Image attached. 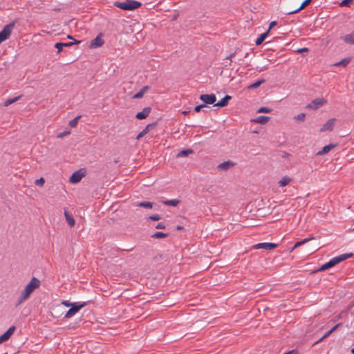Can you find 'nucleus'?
<instances>
[{
	"instance_id": "f257e3e1",
	"label": "nucleus",
	"mask_w": 354,
	"mask_h": 354,
	"mask_svg": "<svg viewBox=\"0 0 354 354\" xmlns=\"http://www.w3.org/2000/svg\"><path fill=\"white\" fill-rule=\"evenodd\" d=\"M41 286V281L37 277H32L29 283L25 286L24 289L21 291L20 295L16 300L15 306L18 307L21 304L25 302L29 299L31 294L38 289Z\"/></svg>"
},
{
	"instance_id": "f03ea898",
	"label": "nucleus",
	"mask_w": 354,
	"mask_h": 354,
	"mask_svg": "<svg viewBox=\"0 0 354 354\" xmlns=\"http://www.w3.org/2000/svg\"><path fill=\"white\" fill-rule=\"evenodd\" d=\"M113 6L124 10H133L142 6V3L135 0H126L124 1H115Z\"/></svg>"
},
{
	"instance_id": "7ed1b4c3",
	"label": "nucleus",
	"mask_w": 354,
	"mask_h": 354,
	"mask_svg": "<svg viewBox=\"0 0 354 354\" xmlns=\"http://www.w3.org/2000/svg\"><path fill=\"white\" fill-rule=\"evenodd\" d=\"M353 254L351 253L350 254H343L338 257H335L330 259L329 261L323 264L319 269L318 271H324L326 270H328L334 266L337 265V263H340L342 261H344L350 257H351Z\"/></svg>"
},
{
	"instance_id": "20e7f679",
	"label": "nucleus",
	"mask_w": 354,
	"mask_h": 354,
	"mask_svg": "<svg viewBox=\"0 0 354 354\" xmlns=\"http://www.w3.org/2000/svg\"><path fill=\"white\" fill-rule=\"evenodd\" d=\"M14 27L15 22L10 23L3 27L0 32V44L10 37Z\"/></svg>"
},
{
	"instance_id": "39448f33",
	"label": "nucleus",
	"mask_w": 354,
	"mask_h": 354,
	"mask_svg": "<svg viewBox=\"0 0 354 354\" xmlns=\"http://www.w3.org/2000/svg\"><path fill=\"white\" fill-rule=\"evenodd\" d=\"M85 303H73V306H71V308L67 311L65 314V318H71L73 317L75 314H77L84 306Z\"/></svg>"
},
{
	"instance_id": "423d86ee",
	"label": "nucleus",
	"mask_w": 354,
	"mask_h": 354,
	"mask_svg": "<svg viewBox=\"0 0 354 354\" xmlns=\"http://www.w3.org/2000/svg\"><path fill=\"white\" fill-rule=\"evenodd\" d=\"M326 103V100L324 98L317 97L308 104L306 108L310 110H317Z\"/></svg>"
},
{
	"instance_id": "0eeeda50",
	"label": "nucleus",
	"mask_w": 354,
	"mask_h": 354,
	"mask_svg": "<svg viewBox=\"0 0 354 354\" xmlns=\"http://www.w3.org/2000/svg\"><path fill=\"white\" fill-rule=\"evenodd\" d=\"M277 247V244L272 243H260L252 246L253 249H264L266 250H272Z\"/></svg>"
},
{
	"instance_id": "6e6552de",
	"label": "nucleus",
	"mask_w": 354,
	"mask_h": 354,
	"mask_svg": "<svg viewBox=\"0 0 354 354\" xmlns=\"http://www.w3.org/2000/svg\"><path fill=\"white\" fill-rule=\"evenodd\" d=\"M84 176V171L82 169H80L74 172L70 177L69 181L71 183H77Z\"/></svg>"
},
{
	"instance_id": "1a4fd4ad",
	"label": "nucleus",
	"mask_w": 354,
	"mask_h": 354,
	"mask_svg": "<svg viewBox=\"0 0 354 354\" xmlns=\"http://www.w3.org/2000/svg\"><path fill=\"white\" fill-rule=\"evenodd\" d=\"M16 328L12 326L8 328L7 331H6L3 335L0 336V344L8 341L12 335L14 333Z\"/></svg>"
},
{
	"instance_id": "9d476101",
	"label": "nucleus",
	"mask_w": 354,
	"mask_h": 354,
	"mask_svg": "<svg viewBox=\"0 0 354 354\" xmlns=\"http://www.w3.org/2000/svg\"><path fill=\"white\" fill-rule=\"evenodd\" d=\"M200 100L205 104H212L216 102V97L214 94H203L200 96Z\"/></svg>"
},
{
	"instance_id": "9b49d317",
	"label": "nucleus",
	"mask_w": 354,
	"mask_h": 354,
	"mask_svg": "<svg viewBox=\"0 0 354 354\" xmlns=\"http://www.w3.org/2000/svg\"><path fill=\"white\" fill-rule=\"evenodd\" d=\"M335 124V119L332 118L328 120L320 129V131H331Z\"/></svg>"
},
{
	"instance_id": "f8f14e48",
	"label": "nucleus",
	"mask_w": 354,
	"mask_h": 354,
	"mask_svg": "<svg viewBox=\"0 0 354 354\" xmlns=\"http://www.w3.org/2000/svg\"><path fill=\"white\" fill-rule=\"evenodd\" d=\"M103 44L104 40L102 39L100 35H98L91 41L89 47L91 48H96L102 46Z\"/></svg>"
},
{
	"instance_id": "ddd939ff",
	"label": "nucleus",
	"mask_w": 354,
	"mask_h": 354,
	"mask_svg": "<svg viewBox=\"0 0 354 354\" xmlns=\"http://www.w3.org/2000/svg\"><path fill=\"white\" fill-rule=\"evenodd\" d=\"M151 108L150 107H146L143 109V110L139 113H138L136 115V118L138 120H143L145 119L149 113H151Z\"/></svg>"
},
{
	"instance_id": "4468645a",
	"label": "nucleus",
	"mask_w": 354,
	"mask_h": 354,
	"mask_svg": "<svg viewBox=\"0 0 354 354\" xmlns=\"http://www.w3.org/2000/svg\"><path fill=\"white\" fill-rule=\"evenodd\" d=\"M336 147V145L334 144H329L328 145H326L322 148V149L319 151H318L316 155L317 156H322L324 154L328 153L330 150L334 149Z\"/></svg>"
},
{
	"instance_id": "2eb2a0df",
	"label": "nucleus",
	"mask_w": 354,
	"mask_h": 354,
	"mask_svg": "<svg viewBox=\"0 0 354 354\" xmlns=\"http://www.w3.org/2000/svg\"><path fill=\"white\" fill-rule=\"evenodd\" d=\"M270 118L268 116L260 115L251 121L254 123L265 124L270 120Z\"/></svg>"
},
{
	"instance_id": "dca6fc26",
	"label": "nucleus",
	"mask_w": 354,
	"mask_h": 354,
	"mask_svg": "<svg viewBox=\"0 0 354 354\" xmlns=\"http://www.w3.org/2000/svg\"><path fill=\"white\" fill-rule=\"evenodd\" d=\"M80 41L75 40L74 42H68V43H57L55 45V47L57 49V53H60L62 50L63 46H71L73 44H79Z\"/></svg>"
},
{
	"instance_id": "f3484780",
	"label": "nucleus",
	"mask_w": 354,
	"mask_h": 354,
	"mask_svg": "<svg viewBox=\"0 0 354 354\" xmlns=\"http://www.w3.org/2000/svg\"><path fill=\"white\" fill-rule=\"evenodd\" d=\"M342 40L349 44H354V30L351 33L344 35Z\"/></svg>"
},
{
	"instance_id": "a211bd4d",
	"label": "nucleus",
	"mask_w": 354,
	"mask_h": 354,
	"mask_svg": "<svg viewBox=\"0 0 354 354\" xmlns=\"http://www.w3.org/2000/svg\"><path fill=\"white\" fill-rule=\"evenodd\" d=\"M312 2V0H305L302 2V3L301 4L300 7L299 8H297V10H292V11H290L288 12V14H295V13H297L299 12V11H301V10L304 9L307 6H308L310 3Z\"/></svg>"
},
{
	"instance_id": "6ab92c4d",
	"label": "nucleus",
	"mask_w": 354,
	"mask_h": 354,
	"mask_svg": "<svg viewBox=\"0 0 354 354\" xmlns=\"http://www.w3.org/2000/svg\"><path fill=\"white\" fill-rule=\"evenodd\" d=\"M234 163L232 161H225L218 165V169L220 170H227L230 167H232Z\"/></svg>"
},
{
	"instance_id": "aec40b11",
	"label": "nucleus",
	"mask_w": 354,
	"mask_h": 354,
	"mask_svg": "<svg viewBox=\"0 0 354 354\" xmlns=\"http://www.w3.org/2000/svg\"><path fill=\"white\" fill-rule=\"evenodd\" d=\"M231 99V96L226 95L221 101L218 102L214 104L215 106L224 107L227 105L229 100Z\"/></svg>"
},
{
	"instance_id": "412c9836",
	"label": "nucleus",
	"mask_w": 354,
	"mask_h": 354,
	"mask_svg": "<svg viewBox=\"0 0 354 354\" xmlns=\"http://www.w3.org/2000/svg\"><path fill=\"white\" fill-rule=\"evenodd\" d=\"M64 216L66 218V220L70 227H73L75 225V221L73 218V216L71 215L68 212H64Z\"/></svg>"
},
{
	"instance_id": "4be33fe9",
	"label": "nucleus",
	"mask_w": 354,
	"mask_h": 354,
	"mask_svg": "<svg viewBox=\"0 0 354 354\" xmlns=\"http://www.w3.org/2000/svg\"><path fill=\"white\" fill-rule=\"evenodd\" d=\"M153 127V124H148L145 127V128L139 133V134L137 136L136 139L140 140L141 138H142L145 135H146L150 130V129Z\"/></svg>"
},
{
	"instance_id": "5701e85b",
	"label": "nucleus",
	"mask_w": 354,
	"mask_h": 354,
	"mask_svg": "<svg viewBox=\"0 0 354 354\" xmlns=\"http://www.w3.org/2000/svg\"><path fill=\"white\" fill-rule=\"evenodd\" d=\"M148 89H149V86H147L142 87V89L138 93H137L132 97V98L133 99L142 98L143 97L144 94L148 91Z\"/></svg>"
},
{
	"instance_id": "b1692460",
	"label": "nucleus",
	"mask_w": 354,
	"mask_h": 354,
	"mask_svg": "<svg viewBox=\"0 0 354 354\" xmlns=\"http://www.w3.org/2000/svg\"><path fill=\"white\" fill-rule=\"evenodd\" d=\"M268 35V31L261 34L256 40L255 44L256 45L259 46L261 45L263 41L266 39L267 36Z\"/></svg>"
},
{
	"instance_id": "393cba45",
	"label": "nucleus",
	"mask_w": 354,
	"mask_h": 354,
	"mask_svg": "<svg viewBox=\"0 0 354 354\" xmlns=\"http://www.w3.org/2000/svg\"><path fill=\"white\" fill-rule=\"evenodd\" d=\"M290 180L291 179L288 176H285L279 181V185L280 187H285L288 185Z\"/></svg>"
},
{
	"instance_id": "a878e982",
	"label": "nucleus",
	"mask_w": 354,
	"mask_h": 354,
	"mask_svg": "<svg viewBox=\"0 0 354 354\" xmlns=\"http://www.w3.org/2000/svg\"><path fill=\"white\" fill-rule=\"evenodd\" d=\"M264 82H265V80L264 79L259 80L255 82L254 84L248 86V89L256 88L260 86Z\"/></svg>"
},
{
	"instance_id": "bb28decb",
	"label": "nucleus",
	"mask_w": 354,
	"mask_h": 354,
	"mask_svg": "<svg viewBox=\"0 0 354 354\" xmlns=\"http://www.w3.org/2000/svg\"><path fill=\"white\" fill-rule=\"evenodd\" d=\"M167 236H168V234L164 233L162 232H157L151 235V237L153 239H162V238H165Z\"/></svg>"
},
{
	"instance_id": "cd10ccee",
	"label": "nucleus",
	"mask_w": 354,
	"mask_h": 354,
	"mask_svg": "<svg viewBox=\"0 0 354 354\" xmlns=\"http://www.w3.org/2000/svg\"><path fill=\"white\" fill-rule=\"evenodd\" d=\"M81 118V115H78L77 116L76 118H75L73 120H71L68 123V125L71 127V128H75L77 127V124H78V121Z\"/></svg>"
},
{
	"instance_id": "c85d7f7f",
	"label": "nucleus",
	"mask_w": 354,
	"mask_h": 354,
	"mask_svg": "<svg viewBox=\"0 0 354 354\" xmlns=\"http://www.w3.org/2000/svg\"><path fill=\"white\" fill-rule=\"evenodd\" d=\"M351 62V58L346 57L341 60L340 62L335 64V66H346Z\"/></svg>"
},
{
	"instance_id": "c756f323",
	"label": "nucleus",
	"mask_w": 354,
	"mask_h": 354,
	"mask_svg": "<svg viewBox=\"0 0 354 354\" xmlns=\"http://www.w3.org/2000/svg\"><path fill=\"white\" fill-rule=\"evenodd\" d=\"M20 97H21V96H17V97L12 98V99H8L7 100L5 101L4 106H8L11 104L18 101L20 99Z\"/></svg>"
},
{
	"instance_id": "7c9ffc66",
	"label": "nucleus",
	"mask_w": 354,
	"mask_h": 354,
	"mask_svg": "<svg viewBox=\"0 0 354 354\" xmlns=\"http://www.w3.org/2000/svg\"><path fill=\"white\" fill-rule=\"evenodd\" d=\"M138 207L151 209L153 207V203L151 202H141L137 205Z\"/></svg>"
},
{
	"instance_id": "2f4dec72",
	"label": "nucleus",
	"mask_w": 354,
	"mask_h": 354,
	"mask_svg": "<svg viewBox=\"0 0 354 354\" xmlns=\"http://www.w3.org/2000/svg\"><path fill=\"white\" fill-rule=\"evenodd\" d=\"M180 203V201L177 199H173V200H169V201H166L164 202V203L167 205H171V206H176L177 205H178V203Z\"/></svg>"
},
{
	"instance_id": "473e14b6",
	"label": "nucleus",
	"mask_w": 354,
	"mask_h": 354,
	"mask_svg": "<svg viewBox=\"0 0 354 354\" xmlns=\"http://www.w3.org/2000/svg\"><path fill=\"white\" fill-rule=\"evenodd\" d=\"M192 153V150L191 149L183 150L178 153V157L187 156Z\"/></svg>"
},
{
	"instance_id": "72a5a7b5",
	"label": "nucleus",
	"mask_w": 354,
	"mask_h": 354,
	"mask_svg": "<svg viewBox=\"0 0 354 354\" xmlns=\"http://www.w3.org/2000/svg\"><path fill=\"white\" fill-rule=\"evenodd\" d=\"M340 326V324H336L334 327H333L330 330H328L324 335V337H328L330 334H332L336 329Z\"/></svg>"
},
{
	"instance_id": "f704fd0d",
	"label": "nucleus",
	"mask_w": 354,
	"mask_h": 354,
	"mask_svg": "<svg viewBox=\"0 0 354 354\" xmlns=\"http://www.w3.org/2000/svg\"><path fill=\"white\" fill-rule=\"evenodd\" d=\"M70 134H71V131H69V130L68 131H65L61 132L59 134H57V138H64L65 136H68Z\"/></svg>"
},
{
	"instance_id": "c9c22d12",
	"label": "nucleus",
	"mask_w": 354,
	"mask_h": 354,
	"mask_svg": "<svg viewBox=\"0 0 354 354\" xmlns=\"http://www.w3.org/2000/svg\"><path fill=\"white\" fill-rule=\"evenodd\" d=\"M352 2H353V0H343L339 3V6H342V7H344V6L349 7Z\"/></svg>"
},
{
	"instance_id": "e433bc0d",
	"label": "nucleus",
	"mask_w": 354,
	"mask_h": 354,
	"mask_svg": "<svg viewBox=\"0 0 354 354\" xmlns=\"http://www.w3.org/2000/svg\"><path fill=\"white\" fill-rule=\"evenodd\" d=\"M305 118H306V115H305V113H299L295 117V120H298V121H304Z\"/></svg>"
},
{
	"instance_id": "4c0bfd02",
	"label": "nucleus",
	"mask_w": 354,
	"mask_h": 354,
	"mask_svg": "<svg viewBox=\"0 0 354 354\" xmlns=\"http://www.w3.org/2000/svg\"><path fill=\"white\" fill-rule=\"evenodd\" d=\"M271 109L268 107H261L258 109L257 113H270Z\"/></svg>"
},
{
	"instance_id": "58836bf2",
	"label": "nucleus",
	"mask_w": 354,
	"mask_h": 354,
	"mask_svg": "<svg viewBox=\"0 0 354 354\" xmlns=\"http://www.w3.org/2000/svg\"><path fill=\"white\" fill-rule=\"evenodd\" d=\"M45 183V180H44V178H40L37 180H35V185L39 186V187H42L44 185Z\"/></svg>"
},
{
	"instance_id": "ea45409f",
	"label": "nucleus",
	"mask_w": 354,
	"mask_h": 354,
	"mask_svg": "<svg viewBox=\"0 0 354 354\" xmlns=\"http://www.w3.org/2000/svg\"><path fill=\"white\" fill-rule=\"evenodd\" d=\"M147 219L152 220V221H158L160 219V216L158 214H154V215L150 216Z\"/></svg>"
},
{
	"instance_id": "a19ab883",
	"label": "nucleus",
	"mask_w": 354,
	"mask_h": 354,
	"mask_svg": "<svg viewBox=\"0 0 354 354\" xmlns=\"http://www.w3.org/2000/svg\"><path fill=\"white\" fill-rule=\"evenodd\" d=\"M61 304L66 307H71V306H73V303H71L70 301L66 300L62 301Z\"/></svg>"
},
{
	"instance_id": "79ce46f5",
	"label": "nucleus",
	"mask_w": 354,
	"mask_h": 354,
	"mask_svg": "<svg viewBox=\"0 0 354 354\" xmlns=\"http://www.w3.org/2000/svg\"><path fill=\"white\" fill-rule=\"evenodd\" d=\"M203 107H205V104H201V105H198V106H196L195 108H194V111L196 112H199L201 111V110L203 108Z\"/></svg>"
},
{
	"instance_id": "37998d69",
	"label": "nucleus",
	"mask_w": 354,
	"mask_h": 354,
	"mask_svg": "<svg viewBox=\"0 0 354 354\" xmlns=\"http://www.w3.org/2000/svg\"><path fill=\"white\" fill-rule=\"evenodd\" d=\"M156 229H165V225L164 223H158L156 225Z\"/></svg>"
},
{
	"instance_id": "c03bdc74",
	"label": "nucleus",
	"mask_w": 354,
	"mask_h": 354,
	"mask_svg": "<svg viewBox=\"0 0 354 354\" xmlns=\"http://www.w3.org/2000/svg\"><path fill=\"white\" fill-rule=\"evenodd\" d=\"M304 245L301 241L297 242L293 248L291 249L290 252H292L295 248H299V246Z\"/></svg>"
},
{
	"instance_id": "a18cd8bd",
	"label": "nucleus",
	"mask_w": 354,
	"mask_h": 354,
	"mask_svg": "<svg viewBox=\"0 0 354 354\" xmlns=\"http://www.w3.org/2000/svg\"><path fill=\"white\" fill-rule=\"evenodd\" d=\"M277 25V22L275 21H272L270 24V26H269V28H268V30L267 31H268V32H270V30L274 28L275 26Z\"/></svg>"
},
{
	"instance_id": "49530a36",
	"label": "nucleus",
	"mask_w": 354,
	"mask_h": 354,
	"mask_svg": "<svg viewBox=\"0 0 354 354\" xmlns=\"http://www.w3.org/2000/svg\"><path fill=\"white\" fill-rule=\"evenodd\" d=\"M313 239H314L313 237L306 238V239H303L301 241L302 242L303 244H305V243H308V241H310V240H313Z\"/></svg>"
},
{
	"instance_id": "de8ad7c7",
	"label": "nucleus",
	"mask_w": 354,
	"mask_h": 354,
	"mask_svg": "<svg viewBox=\"0 0 354 354\" xmlns=\"http://www.w3.org/2000/svg\"><path fill=\"white\" fill-rule=\"evenodd\" d=\"M234 55L235 53H231L228 57H227V59H229L230 60V63L232 62V57H234Z\"/></svg>"
},
{
	"instance_id": "09e8293b",
	"label": "nucleus",
	"mask_w": 354,
	"mask_h": 354,
	"mask_svg": "<svg viewBox=\"0 0 354 354\" xmlns=\"http://www.w3.org/2000/svg\"><path fill=\"white\" fill-rule=\"evenodd\" d=\"M308 48H301V49L298 50V52L301 53V52H306V51H308Z\"/></svg>"
},
{
	"instance_id": "8fccbe9b",
	"label": "nucleus",
	"mask_w": 354,
	"mask_h": 354,
	"mask_svg": "<svg viewBox=\"0 0 354 354\" xmlns=\"http://www.w3.org/2000/svg\"><path fill=\"white\" fill-rule=\"evenodd\" d=\"M326 337H324V336H322L321 338H319V339L316 342V344H318L321 342H322Z\"/></svg>"
},
{
	"instance_id": "3c124183",
	"label": "nucleus",
	"mask_w": 354,
	"mask_h": 354,
	"mask_svg": "<svg viewBox=\"0 0 354 354\" xmlns=\"http://www.w3.org/2000/svg\"><path fill=\"white\" fill-rule=\"evenodd\" d=\"M189 113V111H184L183 112V113L184 115H187Z\"/></svg>"
},
{
	"instance_id": "603ef678",
	"label": "nucleus",
	"mask_w": 354,
	"mask_h": 354,
	"mask_svg": "<svg viewBox=\"0 0 354 354\" xmlns=\"http://www.w3.org/2000/svg\"><path fill=\"white\" fill-rule=\"evenodd\" d=\"M176 228H177V230H181L183 227L181 226L178 225V226H177Z\"/></svg>"
},
{
	"instance_id": "864d4df0",
	"label": "nucleus",
	"mask_w": 354,
	"mask_h": 354,
	"mask_svg": "<svg viewBox=\"0 0 354 354\" xmlns=\"http://www.w3.org/2000/svg\"><path fill=\"white\" fill-rule=\"evenodd\" d=\"M351 353H352V354H354V348H352V350L351 351Z\"/></svg>"
},
{
	"instance_id": "5fc2aeb1",
	"label": "nucleus",
	"mask_w": 354,
	"mask_h": 354,
	"mask_svg": "<svg viewBox=\"0 0 354 354\" xmlns=\"http://www.w3.org/2000/svg\"><path fill=\"white\" fill-rule=\"evenodd\" d=\"M68 37V39H72L71 36H70V35H68V37Z\"/></svg>"
}]
</instances>
